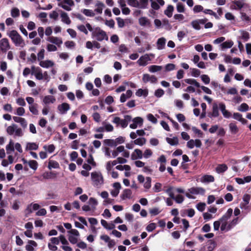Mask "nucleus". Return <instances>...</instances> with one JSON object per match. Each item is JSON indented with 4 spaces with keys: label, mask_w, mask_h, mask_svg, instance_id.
<instances>
[{
    "label": "nucleus",
    "mask_w": 251,
    "mask_h": 251,
    "mask_svg": "<svg viewBox=\"0 0 251 251\" xmlns=\"http://www.w3.org/2000/svg\"><path fill=\"white\" fill-rule=\"evenodd\" d=\"M233 213V210L231 208L228 209L226 212L221 218L222 226L221 230L223 232H227L233 228L238 223L239 218L236 217L231 221L227 222L228 220L230 218Z\"/></svg>",
    "instance_id": "1"
},
{
    "label": "nucleus",
    "mask_w": 251,
    "mask_h": 251,
    "mask_svg": "<svg viewBox=\"0 0 251 251\" xmlns=\"http://www.w3.org/2000/svg\"><path fill=\"white\" fill-rule=\"evenodd\" d=\"M220 110L223 117L226 119H229L232 116L231 113L226 109V106L223 102H220L218 104L214 103L212 105V111L208 113L207 116L210 119L218 117L220 115Z\"/></svg>",
    "instance_id": "2"
},
{
    "label": "nucleus",
    "mask_w": 251,
    "mask_h": 251,
    "mask_svg": "<svg viewBox=\"0 0 251 251\" xmlns=\"http://www.w3.org/2000/svg\"><path fill=\"white\" fill-rule=\"evenodd\" d=\"M86 26L88 30L92 32V37L96 39L97 41H102L104 40L106 41L108 40V36L106 33L100 27H96L93 28L89 23L86 24Z\"/></svg>",
    "instance_id": "3"
},
{
    "label": "nucleus",
    "mask_w": 251,
    "mask_h": 251,
    "mask_svg": "<svg viewBox=\"0 0 251 251\" xmlns=\"http://www.w3.org/2000/svg\"><path fill=\"white\" fill-rule=\"evenodd\" d=\"M173 190H175L178 193L183 194L185 192L184 189L181 187L174 188L173 186H170L165 190V192L168 194L171 199L175 200L177 203H182L184 200V197L181 195L175 196L174 192L173 191Z\"/></svg>",
    "instance_id": "4"
},
{
    "label": "nucleus",
    "mask_w": 251,
    "mask_h": 251,
    "mask_svg": "<svg viewBox=\"0 0 251 251\" xmlns=\"http://www.w3.org/2000/svg\"><path fill=\"white\" fill-rule=\"evenodd\" d=\"M7 35L16 47L23 48L25 44L20 34L15 30H12L7 33Z\"/></svg>",
    "instance_id": "5"
},
{
    "label": "nucleus",
    "mask_w": 251,
    "mask_h": 251,
    "mask_svg": "<svg viewBox=\"0 0 251 251\" xmlns=\"http://www.w3.org/2000/svg\"><path fill=\"white\" fill-rule=\"evenodd\" d=\"M91 176L94 186L99 188L103 183V178L101 173L93 172L91 173Z\"/></svg>",
    "instance_id": "6"
},
{
    "label": "nucleus",
    "mask_w": 251,
    "mask_h": 251,
    "mask_svg": "<svg viewBox=\"0 0 251 251\" xmlns=\"http://www.w3.org/2000/svg\"><path fill=\"white\" fill-rule=\"evenodd\" d=\"M131 121V116L130 115H125L124 119H121L120 117H115L112 122L117 125V126H120L121 127L126 128L129 122Z\"/></svg>",
    "instance_id": "7"
},
{
    "label": "nucleus",
    "mask_w": 251,
    "mask_h": 251,
    "mask_svg": "<svg viewBox=\"0 0 251 251\" xmlns=\"http://www.w3.org/2000/svg\"><path fill=\"white\" fill-rule=\"evenodd\" d=\"M32 75H34L36 78L38 80L43 79L44 77H47V72H45L42 73L41 69L38 67H35L34 66H31V73Z\"/></svg>",
    "instance_id": "8"
},
{
    "label": "nucleus",
    "mask_w": 251,
    "mask_h": 251,
    "mask_svg": "<svg viewBox=\"0 0 251 251\" xmlns=\"http://www.w3.org/2000/svg\"><path fill=\"white\" fill-rule=\"evenodd\" d=\"M69 233L68 240L72 244H75L77 243L79 237L78 231L75 229H73L68 231Z\"/></svg>",
    "instance_id": "9"
},
{
    "label": "nucleus",
    "mask_w": 251,
    "mask_h": 251,
    "mask_svg": "<svg viewBox=\"0 0 251 251\" xmlns=\"http://www.w3.org/2000/svg\"><path fill=\"white\" fill-rule=\"evenodd\" d=\"M150 56L153 58L154 57V55L152 53L145 54L139 58L137 60V63L140 66H145L150 61H151V59L150 58Z\"/></svg>",
    "instance_id": "10"
},
{
    "label": "nucleus",
    "mask_w": 251,
    "mask_h": 251,
    "mask_svg": "<svg viewBox=\"0 0 251 251\" xmlns=\"http://www.w3.org/2000/svg\"><path fill=\"white\" fill-rule=\"evenodd\" d=\"M75 3L73 0H63L58 3V6L64 10L70 11L72 10L71 7L74 6Z\"/></svg>",
    "instance_id": "11"
},
{
    "label": "nucleus",
    "mask_w": 251,
    "mask_h": 251,
    "mask_svg": "<svg viewBox=\"0 0 251 251\" xmlns=\"http://www.w3.org/2000/svg\"><path fill=\"white\" fill-rule=\"evenodd\" d=\"M10 49V45L8 40L4 38L0 40V50L2 52H6Z\"/></svg>",
    "instance_id": "12"
},
{
    "label": "nucleus",
    "mask_w": 251,
    "mask_h": 251,
    "mask_svg": "<svg viewBox=\"0 0 251 251\" xmlns=\"http://www.w3.org/2000/svg\"><path fill=\"white\" fill-rule=\"evenodd\" d=\"M202 143L200 139H191L187 142V147L190 149H193L195 147L200 148L201 147Z\"/></svg>",
    "instance_id": "13"
},
{
    "label": "nucleus",
    "mask_w": 251,
    "mask_h": 251,
    "mask_svg": "<svg viewBox=\"0 0 251 251\" xmlns=\"http://www.w3.org/2000/svg\"><path fill=\"white\" fill-rule=\"evenodd\" d=\"M142 81L144 83H156L157 82L156 77L153 75H150L148 74H145L143 75Z\"/></svg>",
    "instance_id": "14"
},
{
    "label": "nucleus",
    "mask_w": 251,
    "mask_h": 251,
    "mask_svg": "<svg viewBox=\"0 0 251 251\" xmlns=\"http://www.w3.org/2000/svg\"><path fill=\"white\" fill-rule=\"evenodd\" d=\"M133 123L129 125L130 128L132 129H136L138 126H141L143 125V120L140 117H137L133 119H131Z\"/></svg>",
    "instance_id": "15"
},
{
    "label": "nucleus",
    "mask_w": 251,
    "mask_h": 251,
    "mask_svg": "<svg viewBox=\"0 0 251 251\" xmlns=\"http://www.w3.org/2000/svg\"><path fill=\"white\" fill-rule=\"evenodd\" d=\"M113 189L110 191V194L113 197H116L119 194L121 185L119 182H115L113 184Z\"/></svg>",
    "instance_id": "16"
},
{
    "label": "nucleus",
    "mask_w": 251,
    "mask_h": 251,
    "mask_svg": "<svg viewBox=\"0 0 251 251\" xmlns=\"http://www.w3.org/2000/svg\"><path fill=\"white\" fill-rule=\"evenodd\" d=\"M70 109V105L66 102L59 104L57 106V109L61 114H65Z\"/></svg>",
    "instance_id": "17"
},
{
    "label": "nucleus",
    "mask_w": 251,
    "mask_h": 251,
    "mask_svg": "<svg viewBox=\"0 0 251 251\" xmlns=\"http://www.w3.org/2000/svg\"><path fill=\"white\" fill-rule=\"evenodd\" d=\"M143 158V152L138 149L134 150L131 155V158L133 160L142 159Z\"/></svg>",
    "instance_id": "18"
},
{
    "label": "nucleus",
    "mask_w": 251,
    "mask_h": 251,
    "mask_svg": "<svg viewBox=\"0 0 251 251\" xmlns=\"http://www.w3.org/2000/svg\"><path fill=\"white\" fill-rule=\"evenodd\" d=\"M215 180L214 176L212 175H205L201 177L200 181L203 183L213 182Z\"/></svg>",
    "instance_id": "19"
},
{
    "label": "nucleus",
    "mask_w": 251,
    "mask_h": 251,
    "mask_svg": "<svg viewBox=\"0 0 251 251\" xmlns=\"http://www.w3.org/2000/svg\"><path fill=\"white\" fill-rule=\"evenodd\" d=\"M188 191L190 194L194 195H203L205 192V189L202 187H192L188 189Z\"/></svg>",
    "instance_id": "20"
},
{
    "label": "nucleus",
    "mask_w": 251,
    "mask_h": 251,
    "mask_svg": "<svg viewBox=\"0 0 251 251\" xmlns=\"http://www.w3.org/2000/svg\"><path fill=\"white\" fill-rule=\"evenodd\" d=\"M56 101L55 98L51 95L45 96L43 99V103L45 105L54 103Z\"/></svg>",
    "instance_id": "21"
},
{
    "label": "nucleus",
    "mask_w": 251,
    "mask_h": 251,
    "mask_svg": "<svg viewBox=\"0 0 251 251\" xmlns=\"http://www.w3.org/2000/svg\"><path fill=\"white\" fill-rule=\"evenodd\" d=\"M151 6L154 10H158L160 8V6H163L164 5L165 2L163 0H156L154 1L153 0H151Z\"/></svg>",
    "instance_id": "22"
},
{
    "label": "nucleus",
    "mask_w": 251,
    "mask_h": 251,
    "mask_svg": "<svg viewBox=\"0 0 251 251\" xmlns=\"http://www.w3.org/2000/svg\"><path fill=\"white\" fill-rule=\"evenodd\" d=\"M120 197L122 200L131 199L132 198V191L129 189H126L123 191Z\"/></svg>",
    "instance_id": "23"
},
{
    "label": "nucleus",
    "mask_w": 251,
    "mask_h": 251,
    "mask_svg": "<svg viewBox=\"0 0 251 251\" xmlns=\"http://www.w3.org/2000/svg\"><path fill=\"white\" fill-rule=\"evenodd\" d=\"M47 41L52 43L54 44L58 47L60 46V45L62 44L63 42L62 39L59 37L50 36L47 39Z\"/></svg>",
    "instance_id": "24"
},
{
    "label": "nucleus",
    "mask_w": 251,
    "mask_h": 251,
    "mask_svg": "<svg viewBox=\"0 0 251 251\" xmlns=\"http://www.w3.org/2000/svg\"><path fill=\"white\" fill-rule=\"evenodd\" d=\"M39 65L41 67L44 68H49L54 65V63L50 60H46L41 61L39 62Z\"/></svg>",
    "instance_id": "25"
},
{
    "label": "nucleus",
    "mask_w": 251,
    "mask_h": 251,
    "mask_svg": "<svg viewBox=\"0 0 251 251\" xmlns=\"http://www.w3.org/2000/svg\"><path fill=\"white\" fill-rule=\"evenodd\" d=\"M132 95V92L130 90L126 91V93H123L120 97V101L122 103L125 102L127 99L130 98Z\"/></svg>",
    "instance_id": "26"
},
{
    "label": "nucleus",
    "mask_w": 251,
    "mask_h": 251,
    "mask_svg": "<svg viewBox=\"0 0 251 251\" xmlns=\"http://www.w3.org/2000/svg\"><path fill=\"white\" fill-rule=\"evenodd\" d=\"M37 243L33 240H28L27 244L25 246V250L27 251H33L34 248L37 247Z\"/></svg>",
    "instance_id": "27"
},
{
    "label": "nucleus",
    "mask_w": 251,
    "mask_h": 251,
    "mask_svg": "<svg viewBox=\"0 0 251 251\" xmlns=\"http://www.w3.org/2000/svg\"><path fill=\"white\" fill-rule=\"evenodd\" d=\"M166 40L164 37L159 38L156 42L157 48L158 50H161L165 48Z\"/></svg>",
    "instance_id": "28"
},
{
    "label": "nucleus",
    "mask_w": 251,
    "mask_h": 251,
    "mask_svg": "<svg viewBox=\"0 0 251 251\" xmlns=\"http://www.w3.org/2000/svg\"><path fill=\"white\" fill-rule=\"evenodd\" d=\"M138 2V8L141 9L148 8L149 0H139Z\"/></svg>",
    "instance_id": "29"
},
{
    "label": "nucleus",
    "mask_w": 251,
    "mask_h": 251,
    "mask_svg": "<svg viewBox=\"0 0 251 251\" xmlns=\"http://www.w3.org/2000/svg\"><path fill=\"white\" fill-rule=\"evenodd\" d=\"M60 17L61 18V21L63 23L67 25H70L71 23V21L67 13L61 11Z\"/></svg>",
    "instance_id": "30"
},
{
    "label": "nucleus",
    "mask_w": 251,
    "mask_h": 251,
    "mask_svg": "<svg viewBox=\"0 0 251 251\" xmlns=\"http://www.w3.org/2000/svg\"><path fill=\"white\" fill-rule=\"evenodd\" d=\"M228 169L227 165L225 164H219L215 168V171L218 174H222L226 172Z\"/></svg>",
    "instance_id": "31"
},
{
    "label": "nucleus",
    "mask_w": 251,
    "mask_h": 251,
    "mask_svg": "<svg viewBox=\"0 0 251 251\" xmlns=\"http://www.w3.org/2000/svg\"><path fill=\"white\" fill-rule=\"evenodd\" d=\"M136 96L140 97L143 96L144 97H147L148 95V90L147 89H142L141 88L137 90L135 93Z\"/></svg>",
    "instance_id": "32"
},
{
    "label": "nucleus",
    "mask_w": 251,
    "mask_h": 251,
    "mask_svg": "<svg viewBox=\"0 0 251 251\" xmlns=\"http://www.w3.org/2000/svg\"><path fill=\"white\" fill-rule=\"evenodd\" d=\"M38 145L34 142H28L26 143L25 150H37L38 149Z\"/></svg>",
    "instance_id": "33"
},
{
    "label": "nucleus",
    "mask_w": 251,
    "mask_h": 251,
    "mask_svg": "<svg viewBox=\"0 0 251 251\" xmlns=\"http://www.w3.org/2000/svg\"><path fill=\"white\" fill-rule=\"evenodd\" d=\"M233 42L231 40H227L224 42L220 45V47L222 50H225L226 49H229L232 47L233 45Z\"/></svg>",
    "instance_id": "34"
},
{
    "label": "nucleus",
    "mask_w": 251,
    "mask_h": 251,
    "mask_svg": "<svg viewBox=\"0 0 251 251\" xmlns=\"http://www.w3.org/2000/svg\"><path fill=\"white\" fill-rule=\"evenodd\" d=\"M96 7H97L95 11L99 14H101L102 12L103 8L104 7V4L100 1H97L96 3Z\"/></svg>",
    "instance_id": "35"
},
{
    "label": "nucleus",
    "mask_w": 251,
    "mask_h": 251,
    "mask_svg": "<svg viewBox=\"0 0 251 251\" xmlns=\"http://www.w3.org/2000/svg\"><path fill=\"white\" fill-rule=\"evenodd\" d=\"M233 118L240 122L243 124H245L247 123V120L242 117V115L239 113H234L233 115Z\"/></svg>",
    "instance_id": "36"
},
{
    "label": "nucleus",
    "mask_w": 251,
    "mask_h": 251,
    "mask_svg": "<svg viewBox=\"0 0 251 251\" xmlns=\"http://www.w3.org/2000/svg\"><path fill=\"white\" fill-rule=\"evenodd\" d=\"M124 151V147L123 146H120L117 147L115 150L112 152V157L115 158L117 157L120 153Z\"/></svg>",
    "instance_id": "37"
},
{
    "label": "nucleus",
    "mask_w": 251,
    "mask_h": 251,
    "mask_svg": "<svg viewBox=\"0 0 251 251\" xmlns=\"http://www.w3.org/2000/svg\"><path fill=\"white\" fill-rule=\"evenodd\" d=\"M229 128L230 132L233 134H236L239 131L238 127L234 122H231L229 124Z\"/></svg>",
    "instance_id": "38"
},
{
    "label": "nucleus",
    "mask_w": 251,
    "mask_h": 251,
    "mask_svg": "<svg viewBox=\"0 0 251 251\" xmlns=\"http://www.w3.org/2000/svg\"><path fill=\"white\" fill-rule=\"evenodd\" d=\"M147 142V140L144 137H140L136 139L133 141V143L135 145H138L139 146H143Z\"/></svg>",
    "instance_id": "39"
},
{
    "label": "nucleus",
    "mask_w": 251,
    "mask_h": 251,
    "mask_svg": "<svg viewBox=\"0 0 251 251\" xmlns=\"http://www.w3.org/2000/svg\"><path fill=\"white\" fill-rule=\"evenodd\" d=\"M166 140L167 143L171 146H176L178 144V140L176 137H174L172 138L167 137Z\"/></svg>",
    "instance_id": "40"
},
{
    "label": "nucleus",
    "mask_w": 251,
    "mask_h": 251,
    "mask_svg": "<svg viewBox=\"0 0 251 251\" xmlns=\"http://www.w3.org/2000/svg\"><path fill=\"white\" fill-rule=\"evenodd\" d=\"M162 69L161 66L151 65L148 67L149 71L151 73H154L161 71Z\"/></svg>",
    "instance_id": "41"
},
{
    "label": "nucleus",
    "mask_w": 251,
    "mask_h": 251,
    "mask_svg": "<svg viewBox=\"0 0 251 251\" xmlns=\"http://www.w3.org/2000/svg\"><path fill=\"white\" fill-rule=\"evenodd\" d=\"M48 168L50 170L52 169H58L59 168V164L56 161L50 160L49 161Z\"/></svg>",
    "instance_id": "42"
},
{
    "label": "nucleus",
    "mask_w": 251,
    "mask_h": 251,
    "mask_svg": "<svg viewBox=\"0 0 251 251\" xmlns=\"http://www.w3.org/2000/svg\"><path fill=\"white\" fill-rule=\"evenodd\" d=\"M184 81L189 84L193 85L199 88L200 87V84L195 79L192 78H187L184 79Z\"/></svg>",
    "instance_id": "43"
},
{
    "label": "nucleus",
    "mask_w": 251,
    "mask_h": 251,
    "mask_svg": "<svg viewBox=\"0 0 251 251\" xmlns=\"http://www.w3.org/2000/svg\"><path fill=\"white\" fill-rule=\"evenodd\" d=\"M139 23L141 26H148L150 25V21L145 17L139 18Z\"/></svg>",
    "instance_id": "44"
},
{
    "label": "nucleus",
    "mask_w": 251,
    "mask_h": 251,
    "mask_svg": "<svg viewBox=\"0 0 251 251\" xmlns=\"http://www.w3.org/2000/svg\"><path fill=\"white\" fill-rule=\"evenodd\" d=\"M174 8L173 6L169 5L168 6L167 9L164 11V14L169 18H170L173 15Z\"/></svg>",
    "instance_id": "45"
},
{
    "label": "nucleus",
    "mask_w": 251,
    "mask_h": 251,
    "mask_svg": "<svg viewBox=\"0 0 251 251\" xmlns=\"http://www.w3.org/2000/svg\"><path fill=\"white\" fill-rule=\"evenodd\" d=\"M6 150L7 154H10L14 151V145L12 140H10L9 144L6 146Z\"/></svg>",
    "instance_id": "46"
},
{
    "label": "nucleus",
    "mask_w": 251,
    "mask_h": 251,
    "mask_svg": "<svg viewBox=\"0 0 251 251\" xmlns=\"http://www.w3.org/2000/svg\"><path fill=\"white\" fill-rule=\"evenodd\" d=\"M98 201L94 198H90L89 200V204L91 206L92 210L96 209V206L98 205Z\"/></svg>",
    "instance_id": "47"
},
{
    "label": "nucleus",
    "mask_w": 251,
    "mask_h": 251,
    "mask_svg": "<svg viewBox=\"0 0 251 251\" xmlns=\"http://www.w3.org/2000/svg\"><path fill=\"white\" fill-rule=\"evenodd\" d=\"M24 133L22 129L19 127L17 125H16V126L14 129V136L15 137H21L23 135Z\"/></svg>",
    "instance_id": "48"
},
{
    "label": "nucleus",
    "mask_w": 251,
    "mask_h": 251,
    "mask_svg": "<svg viewBox=\"0 0 251 251\" xmlns=\"http://www.w3.org/2000/svg\"><path fill=\"white\" fill-rule=\"evenodd\" d=\"M28 165H29V167L31 169H33L34 171L37 169L38 166V164L37 162L34 160H29L28 162Z\"/></svg>",
    "instance_id": "49"
},
{
    "label": "nucleus",
    "mask_w": 251,
    "mask_h": 251,
    "mask_svg": "<svg viewBox=\"0 0 251 251\" xmlns=\"http://www.w3.org/2000/svg\"><path fill=\"white\" fill-rule=\"evenodd\" d=\"M43 149L48 151L49 153H52L55 150V146L53 144H50L49 145H45L43 147Z\"/></svg>",
    "instance_id": "50"
},
{
    "label": "nucleus",
    "mask_w": 251,
    "mask_h": 251,
    "mask_svg": "<svg viewBox=\"0 0 251 251\" xmlns=\"http://www.w3.org/2000/svg\"><path fill=\"white\" fill-rule=\"evenodd\" d=\"M151 178L150 177H147L144 183V187L146 190H149L151 187Z\"/></svg>",
    "instance_id": "51"
},
{
    "label": "nucleus",
    "mask_w": 251,
    "mask_h": 251,
    "mask_svg": "<svg viewBox=\"0 0 251 251\" xmlns=\"http://www.w3.org/2000/svg\"><path fill=\"white\" fill-rule=\"evenodd\" d=\"M37 104H35L34 105H29V109L31 113L33 114L37 115L38 114V110H37Z\"/></svg>",
    "instance_id": "52"
},
{
    "label": "nucleus",
    "mask_w": 251,
    "mask_h": 251,
    "mask_svg": "<svg viewBox=\"0 0 251 251\" xmlns=\"http://www.w3.org/2000/svg\"><path fill=\"white\" fill-rule=\"evenodd\" d=\"M240 32L241 33V39L245 41H247L250 38L249 33L248 32L244 30H241Z\"/></svg>",
    "instance_id": "53"
},
{
    "label": "nucleus",
    "mask_w": 251,
    "mask_h": 251,
    "mask_svg": "<svg viewBox=\"0 0 251 251\" xmlns=\"http://www.w3.org/2000/svg\"><path fill=\"white\" fill-rule=\"evenodd\" d=\"M238 110L241 112H246L249 110V107L247 103H243L238 107Z\"/></svg>",
    "instance_id": "54"
},
{
    "label": "nucleus",
    "mask_w": 251,
    "mask_h": 251,
    "mask_svg": "<svg viewBox=\"0 0 251 251\" xmlns=\"http://www.w3.org/2000/svg\"><path fill=\"white\" fill-rule=\"evenodd\" d=\"M16 126V124H12L7 127L6 129L7 133L10 135H13L14 134V129Z\"/></svg>",
    "instance_id": "55"
},
{
    "label": "nucleus",
    "mask_w": 251,
    "mask_h": 251,
    "mask_svg": "<svg viewBox=\"0 0 251 251\" xmlns=\"http://www.w3.org/2000/svg\"><path fill=\"white\" fill-rule=\"evenodd\" d=\"M176 10L178 13H183L185 11L184 5L181 2H177L176 4Z\"/></svg>",
    "instance_id": "56"
},
{
    "label": "nucleus",
    "mask_w": 251,
    "mask_h": 251,
    "mask_svg": "<svg viewBox=\"0 0 251 251\" xmlns=\"http://www.w3.org/2000/svg\"><path fill=\"white\" fill-rule=\"evenodd\" d=\"M162 187V185L161 183H160L159 182H156L154 184L152 189L154 192L158 193V192L161 191Z\"/></svg>",
    "instance_id": "57"
},
{
    "label": "nucleus",
    "mask_w": 251,
    "mask_h": 251,
    "mask_svg": "<svg viewBox=\"0 0 251 251\" xmlns=\"http://www.w3.org/2000/svg\"><path fill=\"white\" fill-rule=\"evenodd\" d=\"M191 25L196 30H200L201 29L200 23L198 20H196L192 21Z\"/></svg>",
    "instance_id": "58"
},
{
    "label": "nucleus",
    "mask_w": 251,
    "mask_h": 251,
    "mask_svg": "<svg viewBox=\"0 0 251 251\" xmlns=\"http://www.w3.org/2000/svg\"><path fill=\"white\" fill-rule=\"evenodd\" d=\"M77 29L81 32H83L86 35L88 34V28L86 26V25H78L77 26Z\"/></svg>",
    "instance_id": "59"
},
{
    "label": "nucleus",
    "mask_w": 251,
    "mask_h": 251,
    "mask_svg": "<svg viewBox=\"0 0 251 251\" xmlns=\"http://www.w3.org/2000/svg\"><path fill=\"white\" fill-rule=\"evenodd\" d=\"M152 155V151L151 149H146L144 153H143V157H144L146 159H148L150 158Z\"/></svg>",
    "instance_id": "60"
},
{
    "label": "nucleus",
    "mask_w": 251,
    "mask_h": 251,
    "mask_svg": "<svg viewBox=\"0 0 251 251\" xmlns=\"http://www.w3.org/2000/svg\"><path fill=\"white\" fill-rule=\"evenodd\" d=\"M191 75L195 77H198L201 74V71L198 69L191 68Z\"/></svg>",
    "instance_id": "61"
},
{
    "label": "nucleus",
    "mask_w": 251,
    "mask_h": 251,
    "mask_svg": "<svg viewBox=\"0 0 251 251\" xmlns=\"http://www.w3.org/2000/svg\"><path fill=\"white\" fill-rule=\"evenodd\" d=\"M201 78L202 82L205 84H208L210 83V77L207 75H202L201 76Z\"/></svg>",
    "instance_id": "62"
},
{
    "label": "nucleus",
    "mask_w": 251,
    "mask_h": 251,
    "mask_svg": "<svg viewBox=\"0 0 251 251\" xmlns=\"http://www.w3.org/2000/svg\"><path fill=\"white\" fill-rule=\"evenodd\" d=\"M241 19L247 23H251V18L245 13H241Z\"/></svg>",
    "instance_id": "63"
},
{
    "label": "nucleus",
    "mask_w": 251,
    "mask_h": 251,
    "mask_svg": "<svg viewBox=\"0 0 251 251\" xmlns=\"http://www.w3.org/2000/svg\"><path fill=\"white\" fill-rule=\"evenodd\" d=\"M215 243L210 241L207 245V250L206 251H212L215 248Z\"/></svg>",
    "instance_id": "64"
}]
</instances>
